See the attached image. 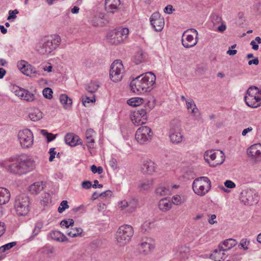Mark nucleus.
Instances as JSON below:
<instances>
[{
    "instance_id": "f257e3e1",
    "label": "nucleus",
    "mask_w": 261,
    "mask_h": 261,
    "mask_svg": "<svg viewBox=\"0 0 261 261\" xmlns=\"http://www.w3.org/2000/svg\"><path fill=\"white\" fill-rule=\"evenodd\" d=\"M155 80V75L151 72H148L134 79L130 83V88L134 93H144L153 89Z\"/></svg>"
},
{
    "instance_id": "f03ea898",
    "label": "nucleus",
    "mask_w": 261,
    "mask_h": 261,
    "mask_svg": "<svg viewBox=\"0 0 261 261\" xmlns=\"http://www.w3.org/2000/svg\"><path fill=\"white\" fill-rule=\"evenodd\" d=\"M61 41L58 35L44 37L36 45V50L40 55H47L60 45Z\"/></svg>"
},
{
    "instance_id": "7ed1b4c3",
    "label": "nucleus",
    "mask_w": 261,
    "mask_h": 261,
    "mask_svg": "<svg viewBox=\"0 0 261 261\" xmlns=\"http://www.w3.org/2000/svg\"><path fill=\"white\" fill-rule=\"evenodd\" d=\"M244 100L249 107L256 108L260 106L261 90L256 86H250L246 92Z\"/></svg>"
},
{
    "instance_id": "20e7f679",
    "label": "nucleus",
    "mask_w": 261,
    "mask_h": 261,
    "mask_svg": "<svg viewBox=\"0 0 261 261\" xmlns=\"http://www.w3.org/2000/svg\"><path fill=\"white\" fill-rule=\"evenodd\" d=\"M30 200L28 196L21 194L16 196L14 208L18 216H26L30 210Z\"/></svg>"
},
{
    "instance_id": "39448f33",
    "label": "nucleus",
    "mask_w": 261,
    "mask_h": 261,
    "mask_svg": "<svg viewBox=\"0 0 261 261\" xmlns=\"http://www.w3.org/2000/svg\"><path fill=\"white\" fill-rule=\"evenodd\" d=\"M211 187V181L206 176L196 178L192 184V189L194 192L199 196L205 195L209 192Z\"/></svg>"
},
{
    "instance_id": "423d86ee",
    "label": "nucleus",
    "mask_w": 261,
    "mask_h": 261,
    "mask_svg": "<svg viewBox=\"0 0 261 261\" xmlns=\"http://www.w3.org/2000/svg\"><path fill=\"white\" fill-rule=\"evenodd\" d=\"M133 234L134 229L132 226L122 225L118 228L116 232V241L120 245H123L130 241Z\"/></svg>"
},
{
    "instance_id": "0eeeda50",
    "label": "nucleus",
    "mask_w": 261,
    "mask_h": 261,
    "mask_svg": "<svg viewBox=\"0 0 261 261\" xmlns=\"http://www.w3.org/2000/svg\"><path fill=\"white\" fill-rule=\"evenodd\" d=\"M198 33L195 29L186 30L182 35L181 42L186 48H190L196 45L198 41Z\"/></svg>"
},
{
    "instance_id": "6e6552de",
    "label": "nucleus",
    "mask_w": 261,
    "mask_h": 261,
    "mask_svg": "<svg viewBox=\"0 0 261 261\" xmlns=\"http://www.w3.org/2000/svg\"><path fill=\"white\" fill-rule=\"evenodd\" d=\"M153 133L151 129L147 126H142L136 131L135 139L140 144H146L151 141Z\"/></svg>"
},
{
    "instance_id": "1a4fd4ad",
    "label": "nucleus",
    "mask_w": 261,
    "mask_h": 261,
    "mask_svg": "<svg viewBox=\"0 0 261 261\" xmlns=\"http://www.w3.org/2000/svg\"><path fill=\"white\" fill-rule=\"evenodd\" d=\"M124 71L123 65L122 61L119 60L113 62L110 69V77L114 82H118L121 80Z\"/></svg>"
},
{
    "instance_id": "9d476101",
    "label": "nucleus",
    "mask_w": 261,
    "mask_h": 261,
    "mask_svg": "<svg viewBox=\"0 0 261 261\" xmlns=\"http://www.w3.org/2000/svg\"><path fill=\"white\" fill-rule=\"evenodd\" d=\"M153 107V106L150 107L148 105H145L144 109L135 111L131 116L132 122L136 126L145 124L147 118V112L150 111Z\"/></svg>"
},
{
    "instance_id": "9b49d317",
    "label": "nucleus",
    "mask_w": 261,
    "mask_h": 261,
    "mask_svg": "<svg viewBox=\"0 0 261 261\" xmlns=\"http://www.w3.org/2000/svg\"><path fill=\"white\" fill-rule=\"evenodd\" d=\"M18 139L21 146L23 148H29L33 144V134L29 129L20 130L18 133Z\"/></svg>"
},
{
    "instance_id": "f8f14e48",
    "label": "nucleus",
    "mask_w": 261,
    "mask_h": 261,
    "mask_svg": "<svg viewBox=\"0 0 261 261\" xmlns=\"http://www.w3.org/2000/svg\"><path fill=\"white\" fill-rule=\"evenodd\" d=\"M128 33V29L125 28L110 33L107 37L110 43L117 44L122 42L127 37Z\"/></svg>"
},
{
    "instance_id": "ddd939ff",
    "label": "nucleus",
    "mask_w": 261,
    "mask_h": 261,
    "mask_svg": "<svg viewBox=\"0 0 261 261\" xmlns=\"http://www.w3.org/2000/svg\"><path fill=\"white\" fill-rule=\"evenodd\" d=\"M204 155L210 157L213 162L212 165L213 166L222 164L225 160L224 153L222 151L208 150L205 152Z\"/></svg>"
},
{
    "instance_id": "4468645a",
    "label": "nucleus",
    "mask_w": 261,
    "mask_h": 261,
    "mask_svg": "<svg viewBox=\"0 0 261 261\" xmlns=\"http://www.w3.org/2000/svg\"><path fill=\"white\" fill-rule=\"evenodd\" d=\"M256 194L251 190L243 191L240 196V200L245 205H252L257 202Z\"/></svg>"
},
{
    "instance_id": "2eb2a0df",
    "label": "nucleus",
    "mask_w": 261,
    "mask_h": 261,
    "mask_svg": "<svg viewBox=\"0 0 261 261\" xmlns=\"http://www.w3.org/2000/svg\"><path fill=\"white\" fill-rule=\"evenodd\" d=\"M154 246L155 244L153 240L149 238H146L142 240L139 247V250L140 253L147 254L154 249Z\"/></svg>"
},
{
    "instance_id": "dca6fc26",
    "label": "nucleus",
    "mask_w": 261,
    "mask_h": 261,
    "mask_svg": "<svg viewBox=\"0 0 261 261\" xmlns=\"http://www.w3.org/2000/svg\"><path fill=\"white\" fill-rule=\"evenodd\" d=\"M150 21L155 31H161L164 28V19L159 13H153L150 18Z\"/></svg>"
},
{
    "instance_id": "f3484780",
    "label": "nucleus",
    "mask_w": 261,
    "mask_h": 261,
    "mask_svg": "<svg viewBox=\"0 0 261 261\" xmlns=\"http://www.w3.org/2000/svg\"><path fill=\"white\" fill-rule=\"evenodd\" d=\"M120 207L126 213H132L135 212L138 205V201L136 198H132L128 201L123 200L119 203Z\"/></svg>"
},
{
    "instance_id": "a211bd4d",
    "label": "nucleus",
    "mask_w": 261,
    "mask_h": 261,
    "mask_svg": "<svg viewBox=\"0 0 261 261\" xmlns=\"http://www.w3.org/2000/svg\"><path fill=\"white\" fill-rule=\"evenodd\" d=\"M4 167L10 172L14 174H22L24 173L20 159L19 158L16 163L9 165H5Z\"/></svg>"
},
{
    "instance_id": "6ab92c4d",
    "label": "nucleus",
    "mask_w": 261,
    "mask_h": 261,
    "mask_svg": "<svg viewBox=\"0 0 261 261\" xmlns=\"http://www.w3.org/2000/svg\"><path fill=\"white\" fill-rule=\"evenodd\" d=\"M120 4V0H106L105 10L108 13H114L118 11Z\"/></svg>"
},
{
    "instance_id": "aec40b11",
    "label": "nucleus",
    "mask_w": 261,
    "mask_h": 261,
    "mask_svg": "<svg viewBox=\"0 0 261 261\" xmlns=\"http://www.w3.org/2000/svg\"><path fill=\"white\" fill-rule=\"evenodd\" d=\"M141 170L144 174H151L155 171V164L151 160L144 161L141 165Z\"/></svg>"
},
{
    "instance_id": "412c9836",
    "label": "nucleus",
    "mask_w": 261,
    "mask_h": 261,
    "mask_svg": "<svg viewBox=\"0 0 261 261\" xmlns=\"http://www.w3.org/2000/svg\"><path fill=\"white\" fill-rule=\"evenodd\" d=\"M64 140L67 144L71 146H75L81 143V140L77 136L73 133H68L66 135Z\"/></svg>"
},
{
    "instance_id": "4be33fe9",
    "label": "nucleus",
    "mask_w": 261,
    "mask_h": 261,
    "mask_svg": "<svg viewBox=\"0 0 261 261\" xmlns=\"http://www.w3.org/2000/svg\"><path fill=\"white\" fill-rule=\"evenodd\" d=\"M91 22L93 26H103L107 22L105 19V15L102 13H98L93 16Z\"/></svg>"
},
{
    "instance_id": "5701e85b",
    "label": "nucleus",
    "mask_w": 261,
    "mask_h": 261,
    "mask_svg": "<svg viewBox=\"0 0 261 261\" xmlns=\"http://www.w3.org/2000/svg\"><path fill=\"white\" fill-rule=\"evenodd\" d=\"M236 244L237 242L235 240L229 239L219 244L218 247L220 251H227L234 247Z\"/></svg>"
},
{
    "instance_id": "b1692460",
    "label": "nucleus",
    "mask_w": 261,
    "mask_h": 261,
    "mask_svg": "<svg viewBox=\"0 0 261 261\" xmlns=\"http://www.w3.org/2000/svg\"><path fill=\"white\" fill-rule=\"evenodd\" d=\"M19 159L23 166L24 173L27 172L28 169L33 168L34 162L31 159L24 155H21Z\"/></svg>"
},
{
    "instance_id": "393cba45",
    "label": "nucleus",
    "mask_w": 261,
    "mask_h": 261,
    "mask_svg": "<svg viewBox=\"0 0 261 261\" xmlns=\"http://www.w3.org/2000/svg\"><path fill=\"white\" fill-rule=\"evenodd\" d=\"M248 154L252 157H257L261 155V144H256L251 146L248 149Z\"/></svg>"
},
{
    "instance_id": "a878e982",
    "label": "nucleus",
    "mask_w": 261,
    "mask_h": 261,
    "mask_svg": "<svg viewBox=\"0 0 261 261\" xmlns=\"http://www.w3.org/2000/svg\"><path fill=\"white\" fill-rule=\"evenodd\" d=\"M10 198L9 191L5 188L0 187V205L7 203Z\"/></svg>"
},
{
    "instance_id": "bb28decb",
    "label": "nucleus",
    "mask_w": 261,
    "mask_h": 261,
    "mask_svg": "<svg viewBox=\"0 0 261 261\" xmlns=\"http://www.w3.org/2000/svg\"><path fill=\"white\" fill-rule=\"evenodd\" d=\"M190 248L186 246L178 247L176 251L177 257L180 259H184L187 258L189 256Z\"/></svg>"
},
{
    "instance_id": "cd10ccee",
    "label": "nucleus",
    "mask_w": 261,
    "mask_h": 261,
    "mask_svg": "<svg viewBox=\"0 0 261 261\" xmlns=\"http://www.w3.org/2000/svg\"><path fill=\"white\" fill-rule=\"evenodd\" d=\"M152 179L146 178L139 181L138 188L141 191L147 190L150 189L152 186Z\"/></svg>"
},
{
    "instance_id": "c85d7f7f",
    "label": "nucleus",
    "mask_w": 261,
    "mask_h": 261,
    "mask_svg": "<svg viewBox=\"0 0 261 261\" xmlns=\"http://www.w3.org/2000/svg\"><path fill=\"white\" fill-rule=\"evenodd\" d=\"M50 236L53 240L60 242H64L68 241L67 238L59 231H52L50 233Z\"/></svg>"
},
{
    "instance_id": "c756f323",
    "label": "nucleus",
    "mask_w": 261,
    "mask_h": 261,
    "mask_svg": "<svg viewBox=\"0 0 261 261\" xmlns=\"http://www.w3.org/2000/svg\"><path fill=\"white\" fill-rule=\"evenodd\" d=\"M169 138L172 143L178 144L182 142L184 136L181 134V132H170Z\"/></svg>"
},
{
    "instance_id": "7c9ffc66",
    "label": "nucleus",
    "mask_w": 261,
    "mask_h": 261,
    "mask_svg": "<svg viewBox=\"0 0 261 261\" xmlns=\"http://www.w3.org/2000/svg\"><path fill=\"white\" fill-rule=\"evenodd\" d=\"M29 118L33 121H37L43 117L42 112L38 109H34L29 114Z\"/></svg>"
},
{
    "instance_id": "2f4dec72",
    "label": "nucleus",
    "mask_w": 261,
    "mask_h": 261,
    "mask_svg": "<svg viewBox=\"0 0 261 261\" xmlns=\"http://www.w3.org/2000/svg\"><path fill=\"white\" fill-rule=\"evenodd\" d=\"M172 203L166 198L162 199L159 203V207L163 212H166L171 209Z\"/></svg>"
},
{
    "instance_id": "473e14b6",
    "label": "nucleus",
    "mask_w": 261,
    "mask_h": 261,
    "mask_svg": "<svg viewBox=\"0 0 261 261\" xmlns=\"http://www.w3.org/2000/svg\"><path fill=\"white\" fill-rule=\"evenodd\" d=\"M43 189V182H36L31 185L29 191L33 194H37Z\"/></svg>"
},
{
    "instance_id": "72a5a7b5",
    "label": "nucleus",
    "mask_w": 261,
    "mask_h": 261,
    "mask_svg": "<svg viewBox=\"0 0 261 261\" xmlns=\"http://www.w3.org/2000/svg\"><path fill=\"white\" fill-rule=\"evenodd\" d=\"M181 130V122L178 119H173L170 122V132H180Z\"/></svg>"
},
{
    "instance_id": "f704fd0d",
    "label": "nucleus",
    "mask_w": 261,
    "mask_h": 261,
    "mask_svg": "<svg viewBox=\"0 0 261 261\" xmlns=\"http://www.w3.org/2000/svg\"><path fill=\"white\" fill-rule=\"evenodd\" d=\"M60 100L65 109L69 108L72 103V99L66 94H61Z\"/></svg>"
},
{
    "instance_id": "c9c22d12",
    "label": "nucleus",
    "mask_w": 261,
    "mask_h": 261,
    "mask_svg": "<svg viewBox=\"0 0 261 261\" xmlns=\"http://www.w3.org/2000/svg\"><path fill=\"white\" fill-rule=\"evenodd\" d=\"M99 87V85L97 82H91L89 84L85 86L86 90L91 94H93L97 91Z\"/></svg>"
},
{
    "instance_id": "e433bc0d",
    "label": "nucleus",
    "mask_w": 261,
    "mask_h": 261,
    "mask_svg": "<svg viewBox=\"0 0 261 261\" xmlns=\"http://www.w3.org/2000/svg\"><path fill=\"white\" fill-rule=\"evenodd\" d=\"M225 251H220V249L219 250H215L212 254V256L216 261H220L221 259L225 260L226 258V255L224 253Z\"/></svg>"
},
{
    "instance_id": "4c0bfd02",
    "label": "nucleus",
    "mask_w": 261,
    "mask_h": 261,
    "mask_svg": "<svg viewBox=\"0 0 261 261\" xmlns=\"http://www.w3.org/2000/svg\"><path fill=\"white\" fill-rule=\"evenodd\" d=\"M143 99L140 97H133L127 101V103L133 107H137L143 102Z\"/></svg>"
},
{
    "instance_id": "58836bf2",
    "label": "nucleus",
    "mask_w": 261,
    "mask_h": 261,
    "mask_svg": "<svg viewBox=\"0 0 261 261\" xmlns=\"http://www.w3.org/2000/svg\"><path fill=\"white\" fill-rule=\"evenodd\" d=\"M155 193L159 196H165L169 194L170 190L168 188L161 186L156 189Z\"/></svg>"
},
{
    "instance_id": "ea45409f",
    "label": "nucleus",
    "mask_w": 261,
    "mask_h": 261,
    "mask_svg": "<svg viewBox=\"0 0 261 261\" xmlns=\"http://www.w3.org/2000/svg\"><path fill=\"white\" fill-rule=\"evenodd\" d=\"M35 99V93H32L26 89L22 100L27 102H33Z\"/></svg>"
},
{
    "instance_id": "a19ab883",
    "label": "nucleus",
    "mask_w": 261,
    "mask_h": 261,
    "mask_svg": "<svg viewBox=\"0 0 261 261\" xmlns=\"http://www.w3.org/2000/svg\"><path fill=\"white\" fill-rule=\"evenodd\" d=\"M83 232L82 228L80 227L71 228L70 230L67 232V234L71 237H75L80 236Z\"/></svg>"
},
{
    "instance_id": "79ce46f5",
    "label": "nucleus",
    "mask_w": 261,
    "mask_h": 261,
    "mask_svg": "<svg viewBox=\"0 0 261 261\" xmlns=\"http://www.w3.org/2000/svg\"><path fill=\"white\" fill-rule=\"evenodd\" d=\"M22 73L27 76H32V74H36L37 71L34 67H32L30 64H29L27 65L26 68L23 69Z\"/></svg>"
},
{
    "instance_id": "37998d69",
    "label": "nucleus",
    "mask_w": 261,
    "mask_h": 261,
    "mask_svg": "<svg viewBox=\"0 0 261 261\" xmlns=\"http://www.w3.org/2000/svg\"><path fill=\"white\" fill-rule=\"evenodd\" d=\"M186 201V199L184 196H180L178 195H176L172 198V203L175 205H180L184 203Z\"/></svg>"
},
{
    "instance_id": "c03bdc74",
    "label": "nucleus",
    "mask_w": 261,
    "mask_h": 261,
    "mask_svg": "<svg viewBox=\"0 0 261 261\" xmlns=\"http://www.w3.org/2000/svg\"><path fill=\"white\" fill-rule=\"evenodd\" d=\"M144 54L142 50L138 51L134 57V62L136 64H139L144 60Z\"/></svg>"
},
{
    "instance_id": "a18cd8bd",
    "label": "nucleus",
    "mask_w": 261,
    "mask_h": 261,
    "mask_svg": "<svg viewBox=\"0 0 261 261\" xmlns=\"http://www.w3.org/2000/svg\"><path fill=\"white\" fill-rule=\"evenodd\" d=\"M43 226V223L41 221H38L36 223L35 228L33 231V237L37 236L39 233Z\"/></svg>"
},
{
    "instance_id": "49530a36",
    "label": "nucleus",
    "mask_w": 261,
    "mask_h": 261,
    "mask_svg": "<svg viewBox=\"0 0 261 261\" xmlns=\"http://www.w3.org/2000/svg\"><path fill=\"white\" fill-rule=\"evenodd\" d=\"M53 90L51 88L47 87L45 88L42 91V94L44 97L50 99L53 97Z\"/></svg>"
},
{
    "instance_id": "de8ad7c7",
    "label": "nucleus",
    "mask_w": 261,
    "mask_h": 261,
    "mask_svg": "<svg viewBox=\"0 0 261 261\" xmlns=\"http://www.w3.org/2000/svg\"><path fill=\"white\" fill-rule=\"evenodd\" d=\"M94 131L92 129H87L86 132V137L88 143H93L94 142V140L92 138V134Z\"/></svg>"
},
{
    "instance_id": "09e8293b",
    "label": "nucleus",
    "mask_w": 261,
    "mask_h": 261,
    "mask_svg": "<svg viewBox=\"0 0 261 261\" xmlns=\"http://www.w3.org/2000/svg\"><path fill=\"white\" fill-rule=\"evenodd\" d=\"M41 133L44 136H45L47 142H50L54 140L56 138V136L51 133H48L46 130L42 129L41 130Z\"/></svg>"
},
{
    "instance_id": "8fccbe9b",
    "label": "nucleus",
    "mask_w": 261,
    "mask_h": 261,
    "mask_svg": "<svg viewBox=\"0 0 261 261\" xmlns=\"http://www.w3.org/2000/svg\"><path fill=\"white\" fill-rule=\"evenodd\" d=\"M16 244V242H13L4 245L0 247V252H5L6 250H9L15 246Z\"/></svg>"
},
{
    "instance_id": "3c124183",
    "label": "nucleus",
    "mask_w": 261,
    "mask_h": 261,
    "mask_svg": "<svg viewBox=\"0 0 261 261\" xmlns=\"http://www.w3.org/2000/svg\"><path fill=\"white\" fill-rule=\"evenodd\" d=\"M25 90V89L17 87L14 91V93L16 96L22 100Z\"/></svg>"
},
{
    "instance_id": "603ef678",
    "label": "nucleus",
    "mask_w": 261,
    "mask_h": 261,
    "mask_svg": "<svg viewBox=\"0 0 261 261\" xmlns=\"http://www.w3.org/2000/svg\"><path fill=\"white\" fill-rule=\"evenodd\" d=\"M73 224L74 221L72 219H68L67 220H63L60 223V225L62 227L65 226L66 228H69V226H72Z\"/></svg>"
},
{
    "instance_id": "864d4df0",
    "label": "nucleus",
    "mask_w": 261,
    "mask_h": 261,
    "mask_svg": "<svg viewBox=\"0 0 261 261\" xmlns=\"http://www.w3.org/2000/svg\"><path fill=\"white\" fill-rule=\"evenodd\" d=\"M69 207V205H68V202L67 200L62 201L59 207H58V211L59 213H63L66 208Z\"/></svg>"
},
{
    "instance_id": "5fc2aeb1",
    "label": "nucleus",
    "mask_w": 261,
    "mask_h": 261,
    "mask_svg": "<svg viewBox=\"0 0 261 261\" xmlns=\"http://www.w3.org/2000/svg\"><path fill=\"white\" fill-rule=\"evenodd\" d=\"M95 101V95H93L92 97H88L85 96V99L84 98L82 99V103L84 106H86V103L93 102Z\"/></svg>"
},
{
    "instance_id": "6e6d98bb",
    "label": "nucleus",
    "mask_w": 261,
    "mask_h": 261,
    "mask_svg": "<svg viewBox=\"0 0 261 261\" xmlns=\"http://www.w3.org/2000/svg\"><path fill=\"white\" fill-rule=\"evenodd\" d=\"M91 171L94 174L97 173L98 174H100L103 172V169L101 167L99 166L97 167L94 165H93L91 166Z\"/></svg>"
},
{
    "instance_id": "4d7b16f0",
    "label": "nucleus",
    "mask_w": 261,
    "mask_h": 261,
    "mask_svg": "<svg viewBox=\"0 0 261 261\" xmlns=\"http://www.w3.org/2000/svg\"><path fill=\"white\" fill-rule=\"evenodd\" d=\"M28 65L29 64L25 61L21 60L17 63V67L19 69V70L22 72L23 69H24V68H26L27 65Z\"/></svg>"
},
{
    "instance_id": "13d9d810",
    "label": "nucleus",
    "mask_w": 261,
    "mask_h": 261,
    "mask_svg": "<svg viewBox=\"0 0 261 261\" xmlns=\"http://www.w3.org/2000/svg\"><path fill=\"white\" fill-rule=\"evenodd\" d=\"M28 65L29 64L25 61L21 60L17 63V67L19 69V70L22 72L23 69H24V68H26L27 65Z\"/></svg>"
},
{
    "instance_id": "bf43d9fd",
    "label": "nucleus",
    "mask_w": 261,
    "mask_h": 261,
    "mask_svg": "<svg viewBox=\"0 0 261 261\" xmlns=\"http://www.w3.org/2000/svg\"><path fill=\"white\" fill-rule=\"evenodd\" d=\"M82 187L84 189H89L92 187V182L89 180H85L82 182Z\"/></svg>"
},
{
    "instance_id": "052dcab7",
    "label": "nucleus",
    "mask_w": 261,
    "mask_h": 261,
    "mask_svg": "<svg viewBox=\"0 0 261 261\" xmlns=\"http://www.w3.org/2000/svg\"><path fill=\"white\" fill-rule=\"evenodd\" d=\"M55 148H51L49 150L48 153L50 155V156L49 158V161L50 162H52L54 160L57 154L56 151H55Z\"/></svg>"
},
{
    "instance_id": "680f3d73",
    "label": "nucleus",
    "mask_w": 261,
    "mask_h": 261,
    "mask_svg": "<svg viewBox=\"0 0 261 261\" xmlns=\"http://www.w3.org/2000/svg\"><path fill=\"white\" fill-rule=\"evenodd\" d=\"M254 10L257 14L261 15V1L256 3L254 6Z\"/></svg>"
},
{
    "instance_id": "e2e57ef3",
    "label": "nucleus",
    "mask_w": 261,
    "mask_h": 261,
    "mask_svg": "<svg viewBox=\"0 0 261 261\" xmlns=\"http://www.w3.org/2000/svg\"><path fill=\"white\" fill-rule=\"evenodd\" d=\"M186 103L187 105V108L188 110H190V109H192L193 107L196 106V105L192 99H189V100H186Z\"/></svg>"
},
{
    "instance_id": "0e129e2a",
    "label": "nucleus",
    "mask_w": 261,
    "mask_h": 261,
    "mask_svg": "<svg viewBox=\"0 0 261 261\" xmlns=\"http://www.w3.org/2000/svg\"><path fill=\"white\" fill-rule=\"evenodd\" d=\"M224 185L228 188L232 189L236 187V184L231 180H227L224 182Z\"/></svg>"
},
{
    "instance_id": "69168bd1",
    "label": "nucleus",
    "mask_w": 261,
    "mask_h": 261,
    "mask_svg": "<svg viewBox=\"0 0 261 261\" xmlns=\"http://www.w3.org/2000/svg\"><path fill=\"white\" fill-rule=\"evenodd\" d=\"M173 10L172 6L169 5L164 8V11L166 13L170 14L172 13Z\"/></svg>"
},
{
    "instance_id": "338daca9",
    "label": "nucleus",
    "mask_w": 261,
    "mask_h": 261,
    "mask_svg": "<svg viewBox=\"0 0 261 261\" xmlns=\"http://www.w3.org/2000/svg\"><path fill=\"white\" fill-rule=\"evenodd\" d=\"M109 165L113 169H115L117 168V162L115 159H112L109 161Z\"/></svg>"
},
{
    "instance_id": "774afa93",
    "label": "nucleus",
    "mask_w": 261,
    "mask_h": 261,
    "mask_svg": "<svg viewBox=\"0 0 261 261\" xmlns=\"http://www.w3.org/2000/svg\"><path fill=\"white\" fill-rule=\"evenodd\" d=\"M18 13V11L17 10H14V11H9V16L8 17V19H10L11 18H15L16 17V14Z\"/></svg>"
}]
</instances>
